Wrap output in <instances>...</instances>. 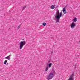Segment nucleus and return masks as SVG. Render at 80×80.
I'll return each mask as SVG.
<instances>
[{"mask_svg":"<svg viewBox=\"0 0 80 80\" xmlns=\"http://www.w3.org/2000/svg\"><path fill=\"white\" fill-rule=\"evenodd\" d=\"M62 11L64 14H66V13H67V11H66V10H65V8H63Z\"/></svg>","mask_w":80,"mask_h":80,"instance_id":"nucleus-7","label":"nucleus"},{"mask_svg":"<svg viewBox=\"0 0 80 80\" xmlns=\"http://www.w3.org/2000/svg\"><path fill=\"white\" fill-rule=\"evenodd\" d=\"M73 22H77V18H74V19H73Z\"/></svg>","mask_w":80,"mask_h":80,"instance_id":"nucleus-9","label":"nucleus"},{"mask_svg":"<svg viewBox=\"0 0 80 80\" xmlns=\"http://www.w3.org/2000/svg\"><path fill=\"white\" fill-rule=\"evenodd\" d=\"M48 66L49 67H51V66H52V63H50L49 64Z\"/></svg>","mask_w":80,"mask_h":80,"instance_id":"nucleus-13","label":"nucleus"},{"mask_svg":"<svg viewBox=\"0 0 80 80\" xmlns=\"http://www.w3.org/2000/svg\"><path fill=\"white\" fill-rule=\"evenodd\" d=\"M21 26H22V24H20L19 26H18V29H19V28H20V27H21Z\"/></svg>","mask_w":80,"mask_h":80,"instance_id":"nucleus-11","label":"nucleus"},{"mask_svg":"<svg viewBox=\"0 0 80 80\" xmlns=\"http://www.w3.org/2000/svg\"><path fill=\"white\" fill-rule=\"evenodd\" d=\"M75 23L73 22L71 23V27L72 28H73L74 27H75Z\"/></svg>","mask_w":80,"mask_h":80,"instance_id":"nucleus-4","label":"nucleus"},{"mask_svg":"<svg viewBox=\"0 0 80 80\" xmlns=\"http://www.w3.org/2000/svg\"><path fill=\"white\" fill-rule=\"evenodd\" d=\"M8 63H7V65H8Z\"/></svg>","mask_w":80,"mask_h":80,"instance_id":"nucleus-16","label":"nucleus"},{"mask_svg":"<svg viewBox=\"0 0 80 80\" xmlns=\"http://www.w3.org/2000/svg\"><path fill=\"white\" fill-rule=\"evenodd\" d=\"M74 76V74H72L71 75V76L70 77L69 79V80H73V77Z\"/></svg>","mask_w":80,"mask_h":80,"instance_id":"nucleus-5","label":"nucleus"},{"mask_svg":"<svg viewBox=\"0 0 80 80\" xmlns=\"http://www.w3.org/2000/svg\"><path fill=\"white\" fill-rule=\"evenodd\" d=\"M7 62V60H5L4 63V64L5 65L6 64Z\"/></svg>","mask_w":80,"mask_h":80,"instance_id":"nucleus-12","label":"nucleus"},{"mask_svg":"<svg viewBox=\"0 0 80 80\" xmlns=\"http://www.w3.org/2000/svg\"><path fill=\"white\" fill-rule=\"evenodd\" d=\"M48 67H46V68L45 71H47V70H48Z\"/></svg>","mask_w":80,"mask_h":80,"instance_id":"nucleus-14","label":"nucleus"},{"mask_svg":"<svg viewBox=\"0 0 80 80\" xmlns=\"http://www.w3.org/2000/svg\"><path fill=\"white\" fill-rule=\"evenodd\" d=\"M57 15L55 16V17H56V18L55 19V20H57L56 23L57 22H59L60 21V19L61 17H63V14L62 12H61L60 13L59 12V10H58L56 13Z\"/></svg>","mask_w":80,"mask_h":80,"instance_id":"nucleus-1","label":"nucleus"},{"mask_svg":"<svg viewBox=\"0 0 80 80\" xmlns=\"http://www.w3.org/2000/svg\"><path fill=\"white\" fill-rule=\"evenodd\" d=\"M46 25H47V24L45 22H43L42 23V25L43 26H46Z\"/></svg>","mask_w":80,"mask_h":80,"instance_id":"nucleus-10","label":"nucleus"},{"mask_svg":"<svg viewBox=\"0 0 80 80\" xmlns=\"http://www.w3.org/2000/svg\"><path fill=\"white\" fill-rule=\"evenodd\" d=\"M26 44V42L25 41H21L20 43V47L19 49H22L23 48L24 45Z\"/></svg>","mask_w":80,"mask_h":80,"instance_id":"nucleus-3","label":"nucleus"},{"mask_svg":"<svg viewBox=\"0 0 80 80\" xmlns=\"http://www.w3.org/2000/svg\"><path fill=\"white\" fill-rule=\"evenodd\" d=\"M55 74V72L54 70L52 71L49 75H48L47 77V79L48 80H50L52 79L53 77H54V75Z\"/></svg>","mask_w":80,"mask_h":80,"instance_id":"nucleus-2","label":"nucleus"},{"mask_svg":"<svg viewBox=\"0 0 80 80\" xmlns=\"http://www.w3.org/2000/svg\"><path fill=\"white\" fill-rule=\"evenodd\" d=\"M26 7H27V6H24L23 8V9H25V8H26Z\"/></svg>","mask_w":80,"mask_h":80,"instance_id":"nucleus-15","label":"nucleus"},{"mask_svg":"<svg viewBox=\"0 0 80 80\" xmlns=\"http://www.w3.org/2000/svg\"><path fill=\"white\" fill-rule=\"evenodd\" d=\"M55 7V5H52L51 7V9H54Z\"/></svg>","mask_w":80,"mask_h":80,"instance_id":"nucleus-8","label":"nucleus"},{"mask_svg":"<svg viewBox=\"0 0 80 80\" xmlns=\"http://www.w3.org/2000/svg\"><path fill=\"white\" fill-rule=\"evenodd\" d=\"M11 56V55H9L7 57H5V58H6V59H7L8 60H10V58Z\"/></svg>","mask_w":80,"mask_h":80,"instance_id":"nucleus-6","label":"nucleus"}]
</instances>
